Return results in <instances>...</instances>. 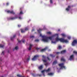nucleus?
Masks as SVG:
<instances>
[{
  "label": "nucleus",
  "instance_id": "1",
  "mask_svg": "<svg viewBox=\"0 0 77 77\" xmlns=\"http://www.w3.org/2000/svg\"><path fill=\"white\" fill-rule=\"evenodd\" d=\"M56 40L57 41H60V42H65V43H68V40L66 39L65 40L63 38H59L57 37L56 38Z\"/></svg>",
  "mask_w": 77,
  "mask_h": 77
},
{
  "label": "nucleus",
  "instance_id": "2",
  "mask_svg": "<svg viewBox=\"0 0 77 77\" xmlns=\"http://www.w3.org/2000/svg\"><path fill=\"white\" fill-rule=\"evenodd\" d=\"M44 39H42V41L44 42H47L48 41V39H50L51 40H52V37H47L46 36H44L43 37Z\"/></svg>",
  "mask_w": 77,
  "mask_h": 77
},
{
  "label": "nucleus",
  "instance_id": "3",
  "mask_svg": "<svg viewBox=\"0 0 77 77\" xmlns=\"http://www.w3.org/2000/svg\"><path fill=\"white\" fill-rule=\"evenodd\" d=\"M42 57L43 58L42 59V60L43 61V62H44V63H45V65L46 66H47L48 64V63H47V60H45L46 59V57H45L44 55H43L42 56Z\"/></svg>",
  "mask_w": 77,
  "mask_h": 77
},
{
  "label": "nucleus",
  "instance_id": "4",
  "mask_svg": "<svg viewBox=\"0 0 77 77\" xmlns=\"http://www.w3.org/2000/svg\"><path fill=\"white\" fill-rule=\"evenodd\" d=\"M50 71V68H48V69L46 70H42L41 71V72L43 73V74L44 76H45V74H44V72L45 71L46 72H49V71Z\"/></svg>",
  "mask_w": 77,
  "mask_h": 77
},
{
  "label": "nucleus",
  "instance_id": "5",
  "mask_svg": "<svg viewBox=\"0 0 77 77\" xmlns=\"http://www.w3.org/2000/svg\"><path fill=\"white\" fill-rule=\"evenodd\" d=\"M59 66L60 67V69H63V68H64V69H66V68L65 66H63L64 65V64L63 63H60L58 64Z\"/></svg>",
  "mask_w": 77,
  "mask_h": 77
},
{
  "label": "nucleus",
  "instance_id": "6",
  "mask_svg": "<svg viewBox=\"0 0 77 77\" xmlns=\"http://www.w3.org/2000/svg\"><path fill=\"white\" fill-rule=\"evenodd\" d=\"M17 18H18V17L16 16L15 17H11L8 18V20H15V19H17Z\"/></svg>",
  "mask_w": 77,
  "mask_h": 77
},
{
  "label": "nucleus",
  "instance_id": "7",
  "mask_svg": "<svg viewBox=\"0 0 77 77\" xmlns=\"http://www.w3.org/2000/svg\"><path fill=\"white\" fill-rule=\"evenodd\" d=\"M75 44H77V40H74L72 42V45L74 46V45H75Z\"/></svg>",
  "mask_w": 77,
  "mask_h": 77
},
{
  "label": "nucleus",
  "instance_id": "8",
  "mask_svg": "<svg viewBox=\"0 0 77 77\" xmlns=\"http://www.w3.org/2000/svg\"><path fill=\"white\" fill-rule=\"evenodd\" d=\"M29 30V29L27 28H26L24 29H21V33H24L26 32V30Z\"/></svg>",
  "mask_w": 77,
  "mask_h": 77
},
{
  "label": "nucleus",
  "instance_id": "9",
  "mask_svg": "<svg viewBox=\"0 0 77 77\" xmlns=\"http://www.w3.org/2000/svg\"><path fill=\"white\" fill-rule=\"evenodd\" d=\"M38 57H39V55H36L34 56V57L32 58V60H36V59L38 58Z\"/></svg>",
  "mask_w": 77,
  "mask_h": 77
},
{
  "label": "nucleus",
  "instance_id": "10",
  "mask_svg": "<svg viewBox=\"0 0 77 77\" xmlns=\"http://www.w3.org/2000/svg\"><path fill=\"white\" fill-rule=\"evenodd\" d=\"M31 75L33 76V77H35V76H39V77H41L42 76V75L41 74H37V75H35L34 73H31Z\"/></svg>",
  "mask_w": 77,
  "mask_h": 77
},
{
  "label": "nucleus",
  "instance_id": "11",
  "mask_svg": "<svg viewBox=\"0 0 77 77\" xmlns=\"http://www.w3.org/2000/svg\"><path fill=\"white\" fill-rule=\"evenodd\" d=\"M7 12L8 13V14H15V12L13 11H11L9 10L7 11Z\"/></svg>",
  "mask_w": 77,
  "mask_h": 77
},
{
  "label": "nucleus",
  "instance_id": "12",
  "mask_svg": "<svg viewBox=\"0 0 77 77\" xmlns=\"http://www.w3.org/2000/svg\"><path fill=\"white\" fill-rule=\"evenodd\" d=\"M47 49V47H46L45 48H44V49H42V50H41L40 51L41 52H42V53H43L44 51H45Z\"/></svg>",
  "mask_w": 77,
  "mask_h": 77
},
{
  "label": "nucleus",
  "instance_id": "13",
  "mask_svg": "<svg viewBox=\"0 0 77 77\" xmlns=\"http://www.w3.org/2000/svg\"><path fill=\"white\" fill-rule=\"evenodd\" d=\"M73 58H74V55H72L70 56L69 60H72L73 59Z\"/></svg>",
  "mask_w": 77,
  "mask_h": 77
},
{
  "label": "nucleus",
  "instance_id": "14",
  "mask_svg": "<svg viewBox=\"0 0 77 77\" xmlns=\"http://www.w3.org/2000/svg\"><path fill=\"white\" fill-rule=\"evenodd\" d=\"M32 47H33V45H32V44H30L29 45V47L28 48V50H31V49L32 48Z\"/></svg>",
  "mask_w": 77,
  "mask_h": 77
},
{
  "label": "nucleus",
  "instance_id": "15",
  "mask_svg": "<svg viewBox=\"0 0 77 77\" xmlns=\"http://www.w3.org/2000/svg\"><path fill=\"white\" fill-rule=\"evenodd\" d=\"M70 8L71 6L69 5L68 6V8L66 9V10L67 11H69V9H70Z\"/></svg>",
  "mask_w": 77,
  "mask_h": 77
},
{
  "label": "nucleus",
  "instance_id": "16",
  "mask_svg": "<svg viewBox=\"0 0 77 77\" xmlns=\"http://www.w3.org/2000/svg\"><path fill=\"white\" fill-rule=\"evenodd\" d=\"M43 68V67L42 66V65H41L38 67V68L39 69H40V70H41Z\"/></svg>",
  "mask_w": 77,
  "mask_h": 77
},
{
  "label": "nucleus",
  "instance_id": "17",
  "mask_svg": "<svg viewBox=\"0 0 77 77\" xmlns=\"http://www.w3.org/2000/svg\"><path fill=\"white\" fill-rule=\"evenodd\" d=\"M66 52V50H64L61 51L60 53L61 54H63Z\"/></svg>",
  "mask_w": 77,
  "mask_h": 77
},
{
  "label": "nucleus",
  "instance_id": "18",
  "mask_svg": "<svg viewBox=\"0 0 77 77\" xmlns=\"http://www.w3.org/2000/svg\"><path fill=\"white\" fill-rule=\"evenodd\" d=\"M57 63V61H54L53 63V65H54L55 64H56Z\"/></svg>",
  "mask_w": 77,
  "mask_h": 77
},
{
  "label": "nucleus",
  "instance_id": "19",
  "mask_svg": "<svg viewBox=\"0 0 77 77\" xmlns=\"http://www.w3.org/2000/svg\"><path fill=\"white\" fill-rule=\"evenodd\" d=\"M16 37V35H14L13 37V38H11V41H13V39H14V38H15V37Z\"/></svg>",
  "mask_w": 77,
  "mask_h": 77
},
{
  "label": "nucleus",
  "instance_id": "20",
  "mask_svg": "<svg viewBox=\"0 0 77 77\" xmlns=\"http://www.w3.org/2000/svg\"><path fill=\"white\" fill-rule=\"evenodd\" d=\"M61 61H63V62H65V60L63 58H62L61 59Z\"/></svg>",
  "mask_w": 77,
  "mask_h": 77
},
{
  "label": "nucleus",
  "instance_id": "21",
  "mask_svg": "<svg viewBox=\"0 0 77 77\" xmlns=\"http://www.w3.org/2000/svg\"><path fill=\"white\" fill-rule=\"evenodd\" d=\"M61 36H62L64 37H65L66 36V35H65V34H61Z\"/></svg>",
  "mask_w": 77,
  "mask_h": 77
},
{
  "label": "nucleus",
  "instance_id": "22",
  "mask_svg": "<svg viewBox=\"0 0 77 77\" xmlns=\"http://www.w3.org/2000/svg\"><path fill=\"white\" fill-rule=\"evenodd\" d=\"M53 74H54L52 73H48V75H53Z\"/></svg>",
  "mask_w": 77,
  "mask_h": 77
},
{
  "label": "nucleus",
  "instance_id": "23",
  "mask_svg": "<svg viewBox=\"0 0 77 77\" xmlns=\"http://www.w3.org/2000/svg\"><path fill=\"white\" fill-rule=\"evenodd\" d=\"M58 48L60 50V49H62V47L60 45L58 46Z\"/></svg>",
  "mask_w": 77,
  "mask_h": 77
},
{
  "label": "nucleus",
  "instance_id": "24",
  "mask_svg": "<svg viewBox=\"0 0 77 77\" xmlns=\"http://www.w3.org/2000/svg\"><path fill=\"white\" fill-rule=\"evenodd\" d=\"M18 46H16L15 47V48H14V49H13V51H14V50H17L18 49Z\"/></svg>",
  "mask_w": 77,
  "mask_h": 77
},
{
  "label": "nucleus",
  "instance_id": "25",
  "mask_svg": "<svg viewBox=\"0 0 77 77\" xmlns=\"http://www.w3.org/2000/svg\"><path fill=\"white\" fill-rule=\"evenodd\" d=\"M4 46V45H0V47H1V48H3Z\"/></svg>",
  "mask_w": 77,
  "mask_h": 77
},
{
  "label": "nucleus",
  "instance_id": "26",
  "mask_svg": "<svg viewBox=\"0 0 77 77\" xmlns=\"http://www.w3.org/2000/svg\"><path fill=\"white\" fill-rule=\"evenodd\" d=\"M47 34H48L49 35H51V33L50 32H47Z\"/></svg>",
  "mask_w": 77,
  "mask_h": 77
},
{
  "label": "nucleus",
  "instance_id": "27",
  "mask_svg": "<svg viewBox=\"0 0 77 77\" xmlns=\"http://www.w3.org/2000/svg\"><path fill=\"white\" fill-rule=\"evenodd\" d=\"M39 41L38 39H36L35 40V42H39Z\"/></svg>",
  "mask_w": 77,
  "mask_h": 77
},
{
  "label": "nucleus",
  "instance_id": "28",
  "mask_svg": "<svg viewBox=\"0 0 77 77\" xmlns=\"http://www.w3.org/2000/svg\"><path fill=\"white\" fill-rule=\"evenodd\" d=\"M73 53H74L75 54H77V52L76 51H74L73 52Z\"/></svg>",
  "mask_w": 77,
  "mask_h": 77
},
{
  "label": "nucleus",
  "instance_id": "29",
  "mask_svg": "<svg viewBox=\"0 0 77 77\" xmlns=\"http://www.w3.org/2000/svg\"><path fill=\"white\" fill-rule=\"evenodd\" d=\"M50 56L52 57H55V56H54L53 54H51Z\"/></svg>",
  "mask_w": 77,
  "mask_h": 77
},
{
  "label": "nucleus",
  "instance_id": "30",
  "mask_svg": "<svg viewBox=\"0 0 77 77\" xmlns=\"http://www.w3.org/2000/svg\"><path fill=\"white\" fill-rule=\"evenodd\" d=\"M40 36H41V37H42V38H43V39H44V36H42V34H40Z\"/></svg>",
  "mask_w": 77,
  "mask_h": 77
},
{
  "label": "nucleus",
  "instance_id": "31",
  "mask_svg": "<svg viewBox=\"0 0 77 77\" xmlns=\"http://www.w3.org/2000/svg\"><path fill=\"white\" fill-rule=\"evenodd\" d=\"M34 38V36L33 35H31L30 37V38Z\"/></svg>",
  "mask_w": 77,
  "mask_h": 77
},
{
  "label": "nucleus",
  "instance_id": "32",
  "mask_svg": "<svg viewBox=\"0 0 77 77\" xmlns=\"http://www.w3.org/2000/svg\"><path fill=\"white\" fill-rule=\"evenodd\" d=\"M35 49H36V50H39V49H40V48H38V47H37L35 48Z\"/></svg>",
  "mask_w": 77,
  "mask_h": 77
},
{
  "label": "nucleus",
  "instance_id": "33",
  "mask_svg": "<svg viewBox=\"0 0 77 77\" xmlns=\"http://www.w3.org/2000/svg\"><path fill=\"white\" fill-rule=\"evenodd\" d=\"M29 60H30V57H29V58H28L27 59V60L28 61H29Z\"/></svg>",
  "mask_w": 77,
  "mask_h": 77
},
{
  "label": "nucleus",
  "instance_id": "34",
  "mask_svg": "<svg viewBox=\"0 0 77 77\" xmlns=\"http://www.w3.org/2000/svg\"><path fill=\"white\" fill-rule=\"evenodd\" d=\"M40 31H42V30L41 29H39V30H38V32H40Z\"/></svg>",
  "mask_w": 77,
  "mask_h": 77
},
{
  "label": "nucleus",
  "instance_id": "35",
  "mask_svg": "<svg viewBox=\"0 0 77 77\" xmlns=\"http://www.w3.org/2000/svg\"><path fill=\"white\" fill-rule=\"evenodd\" d=\"M50 2L51 4H52V3H53V1L52 0H50Z\"/></svg>",
  "mask_w": 77,
  "mask_h": 77
},
{
  "label": "nucleus",
  "instance_id": "36",
  "mask_svg": "<svg viewBox=\"0 0 77 77\" xmlns=\"http://www.w3.org/2000/svg\"><path fill=\"white\" fill-rule=\"evenodd\" d=\"M23 12L21 11L20 12V14H23Z\"/></svg>",
  "mask_w": 77,
  "mask_h": 77
},
{
  "label": "nucleus",
  "instance_id": "37",
  "mask_svg": "<svg viewBox=\"0 0 77 77\" xmlns=\"http://www.w3.org/2000/svg\"><path fill=\"white\" fill-rule=\"evenodd\" d=\"M17 40H18V41L19 42H21V41H20V40H18V39H17Z\"/></svg>",
  "mask_w": 77,
  "mask_h": 77
},
{
  "label": "nucleus",
  "instance_id": "38",
  "mask_svg": "<svg viewBox=\"0 0 77 77\" xmlns=\"http://www.w3.org/2000/svg\"><path fill=\"white\" fill-rule=\"evenodd\" d=\"M47 59H48V60H50V58H49V57H47Z\"/></svg>",
  "mask_w": 77,
  "mask_h": 77
},
{
  "label": "nucleus",
  "instance_id": "39",
  "mask_svg": "<svg viewBox=\"0 0 77 77\" xmlns=\"http://www.w3.org/2000/svg\"><path fill=\"white\" fill-rule=\"evenodd\" d=\"M68 38L69 39H71V37L70 36L68 37Z\"/></svg>",
  "mask_w": 77,
  "mask_h": 77
},
{
  "label": "nucleus",
  "instance_id": "40",
  "mask_svg": "<svg viewBox=\"0 0 77 77\" xmlns=\"http://www.w3.org/2000/svg\"><path fill=\"white\" fill-rule=\"evenodd\" d=\"M56 42H53V41H52V43H56Z\"/></svg>",
  "mask_w": 77,
  "mask_h": 77
},
{
  "label": "nucleus",
  "instance_id": "41",
  "mask_svg": "<svg viewBox=\"0 0 77 77\" xmlns=\"http://www.w3.org/2000/svg\"><path fill=\"white\" fill-rule=\"evenodd\" d=\"M21 26V25H18V27H20V26Z\"/></svg>",
  "mask_w": 77,
  "mask_h": 77
},
{
  "label": "nucleus",
  "instance_id": "42",
  "mask_svg": "<svg viewBox=\"0 0 77 77\" xmlns=\"http://www.w3.org/2000/svg\"><path fill=\"white\" fill-rule=\"evenodd\" d=\"M2 54H3V55H4V51H3L2 52Z\"/></svg>",
  "mask_w": 77,
  "mask_h": 77
},
{
  "label": "nucleus",
  "instance_id": "43",
  "mask_svg": "<svg viewBox=\"0 0 77 77\" xmlns=\"http://www.w3.org/2000/svg\"><path fill=\"white\" fill-rule=\"evenodd\" d=\"M22 42L23 43H24V42H25V40H23Z\"/></svg>",
  "mask_w": 77,
  "mask_h": 77
},
{
  "label": "nucleus",
  "instance_id": "44",
  "mask_svg": "<svg viewBox=\"0 0 77 77\" xmlns=\"http://www.w3.org/2000/svg\"><path fill=\"white\" fill-rule=\"evenodd\" d=\"M6 5H7V6H8L9 5V3H7Z\"/></svg>",
  "mask_w": 77,
  "mask_h": 77
},
{
  "label": "nucleus",
  "instance_id": "45",
  "mask_svg": "<svg viewBox=\"0 0 77 77\" xmlns=\"http://www.w3.org/2000/svg\"><path fill=\"white\" fill-rule=\"evenodd\" d=\"M59 53H60L59 52H57V53H56V54H59Z\"/></svg>",
  "mask_w": 77,
  "mask_h": 77
},
{
  "label": "nucleus",
  "instance_id": "46",
  "mask_svg": "<svg viewBox=\"0 0 77 77\" xmlns=\"http://www.w3.org/2000/svg\"><path fill=\"white\" fill-rule=\"evenodd\" d=\"M32 32L33 31H35V29H33L32 30Z\"/></svg>",
  "mask_w": 77,
  "mask_h": 77
},
{
  "label": "nucleus",
  "instance_id": "47",
  "mask_svg": "<svg viewBox=\"0 0 77 77\" xmlns=\"http://www.w3.org/2000/svg\"><path fill=\"white\" fill-rule=\"evenodd\" d=\"M19 19H22L21 17H19Z\"/></svg>",
  "mask_w": 77,
  "mask_h": 77
},
{
  "label": "nucleus",
  "instance_id": "48",
  "mask_svg": "<svg viewBox=\"0 0 77 77\" xmlns=\"http://www.w3.org/2000/svg\"><path fill=\"white\" fill-rule=\"evenodd\" d=\"M55 35H57V36H58V34H56Z\"/></svg>",
  "mask_w": 77,
  "mask_h": 77
},
{
  "label": "nucleus",
  "instance_id": "49",
  "mask_svg": "<svg viewBox=\"0 0 77 77\" xmlns=\"http://www.w3.org/2000/svg\"><path fill=\"white\" fill-rule=\"evenodd\" d=\"M60 29H59L58 30V32H59V31H60Z\"/></svg>",
  "mask_w": 77,
  "mask_h": 77
},
{
  "label": "nucleus",
  "instance_id": "50",
  "mask_svg": "<svg viewBox=\"0 0 77 77\" xmlns=\"http://www.w3.org/2000/svg\"><path fill=\"white\" fill-rule=\"evenodd\" d=\"M58 57H58V56L57 57V58H58Z\"/></svg>",
  "mask_w": 77,
  "mask_h": 77
},
{
  "label": "nucleus",
  "instance_id": "51",
  "mask_svg": "<svg viewBox=\"0 0 77 77\" xmlns=\"http://www.w3.org/2000/svg\"><path fill=\"white\" fill-rule=\"evenodd\" d=\"M8 53H9V51H8Z\"/></svg>",
  "mask_w": 77,
  "mask_h": 77
},
{
  "label": "nucleus",
  "instance_id": "52",
  "mask_svg": "<svg viewBox=\"0 0 77 77\" xmlns=\"http://www.w3.org/2000/svg\"><path fill=\"white\" fill-rule=\"evenodd\" d=\"M27 71H29V70H27Z\"/></svg>",
  "mask_w": 77,
  "mask_h": 77
},
{
  "label": "nucleus",
  "instance_id": "53",
  "mask_svg": "<svg viewBox=\"0 0 77 77\" xmlns=\"http://www.w3.org/2000/svg\"><path fill=\"white\" fill-rule=\"evenodd\" d=\"M1 77H3V76H2Z\"/></svg>",
  "mask_w": 77,
  "mask_h": 77
}]
</instances>
